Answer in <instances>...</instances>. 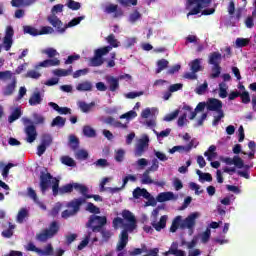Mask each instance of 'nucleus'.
<instances>
[{"label": "nucleus", "mask_w": 256, "mask_h": 256, "mask_svg": "<svg viewBox=\"0 0 256 256\" xmlns=\"http://www.w3.org/2000/svg\"><path fill=\"white\" fill-rule=\"evenodd\" d=\"M121 217L114 218L112 225L114 229H123L120 233L117 250L122 251L129 243V233H133L137 229V218L129 210H123Z\"/></svg>", "instance_id": "f257e3e1"}, {"label": "nucleus", "mask_w": 256, "mask_h": 256, "mask_svg": "<svg viewBox=\"0 0 256 256\" xmlns=\"http://www.w3.org/2000/svg\"><path fill=\"white\" fill-rule=\"evenodd\" d=\"M201 217V213L193 212L188 215L185 219L183 216H176L170 227L171 233H176L179 227L181 229H188L189 235H193L195 231V226L197 225V219Z\"/></svg>", "instance_id": "f03ea898"}, {"label": "nucleus", "mask_w": 256, "mask_h": 256, "mask_svg": "<svg viewBox=\"0 0 256 256\" xmlns=\"http://www.w3.org/2000/svg\"><path fill=\"white\" fill-rule=\"evenodd\" d=\"M52 184V193L54 197H57L59 195V179L55 178L51 175V173H48L47 169H44L40 172V190L43 195L47 193V189L51 187Z\"/></svg>", "instance_id": "7ed1b4c3"}, {"label": "nucleus", "mask_w": 256, "mask_h": 256, "mask_svg": "<svg viewBox=\"0 0 256 256\" xmlns=\"http://www.w3.org/2000/svg\"><path fill=\"white\" fill-rule=\"evenodd\" d=\"M206 109L207 111H212V117L214 120L212 121L213 127H217L219 123H221V119L225 118V112L223 111V102L216 98H209L206 101Z\"/></svg>", "instance_id": "20e7f679"}, {"label": "nucleus", "mask_w": 256, "mask_h": 256, "mask_svg": "<svg viewBox=\"0 0 256 256\" xmlns=\"http://www.w3.org/2000/svg\"><path fill=\"white\" fill-rule=\"evenodd\" d=\"M86 199L83 197L76 198L71 202L67 203V210H64L61 214L62 219H69V217H74L76 213H79L81 206L85 203Z\"/></svg>", "instance_id": "39448f33"}, {"label": "nucleus", "mask_w": 256, "mask_h": 256, "mask_svg": "<svg viewBox=\"0 0 256 256\" xmlns=\"http://www.w3.org/2000/svg\"><path fill=\"white\" fill-rule=\"evenodd\" d=\"M57 233H59V223L53 221L48 228L36 235V239L37 241H40V243H45L46 241H49V239H53Z\"/></svg>", "instance_id": "423d86ee"}, {"label": "nucleus", "mask_w": 256, "mask_h": 256, "mask_svg": "<svg viewBox=\"0 0 256 256\" xmlns=\"http://www.w3.org/2000/svg\"><path fill=\"white\" fill-rule=\"evenodd\" d=\"M104 225H107V217L97 215L90 216L88 222L86 223V227L88 229H92V233L101 232Z\"/></svg>", "instance_id": "0eeeda50"}, {"label": "nucleus", "mask_w": 256, "mask_h": 256, "mask_svg": "<svg viewBox=\"0 0 256 256\" xmlns=\"http://www.w3.org/2000/svg\"><path fill=\"white\" fill-rule=\"evenodd\" d=\"M209 5H211V0H188L186 7L192 10L187 14V17L190 15H199L201 9H205V7H209Z\"/></svg>", "instance_id": "6e6552de"}, {"label": "nucleus", "mask_w": 256, "mask_h": 256, "mask_svg": "<svg viewBox=\"0 0 256 256\" xmlns=\"http://www.w3.org/2000/svg\"><path fill=\"white\" fill-rule=\"evenodd\" d=\"M22 123L25 125L24 133L27 143H34L37 139V128L33 125V121L27 117L22 118Z\"/></svg>", "instance_id": "1a4fd4ad"}, {"label": "nucleus", "mask_w": 256, "mask_h": 256, "mask_svg": "<svg viewBox=\"0 0 256 256\" xmlns=\"http://www.w3.org/2000/svg\"><path fill=\"white\" fill-rule=\"evenodd\" d=\"M159 171V160L156 158L152 159V165L148 167L141 176L142 185H153L155 181L151 179V172Z\"/></svg>", "instance_id": "9d476101"}, {"label": "nucleus", "mask_w": 256, "mask_h": 256, "mask_svg": "<svg viewBox=\"0 0 256 256\" xmlns=\"http://www.w3.org/2000/svg\"><path fill=\"white\" fill-rule=\"evenodd\" d=\"M149 135L143 134L140 139L137 140L134 149L135 157H142L145 154V151L149 149Z\"/></svg>", "instance_id": "9b49d317"}, {"label": "nucleus", "mask_w": 256, "mask_h": 256, "mask_svg": "<svg viewBox=\"0 0 256 256\" xmlns=\"http://www.w3.org/2000/svg\"><path fill=\"white\" fill-rule=\"evenodd\" d=\"M110 49V47H103L95 50L94 57L90 59V67H101L103 65V55H107Z\"/></svg>", "instance_id": "f8f14e48"}, {"label": "nucleus", "mask_w": 256, "mask_h": 256, "mask_svg": "<svg viewBox=\"0 0 256 256\" xmlns=\"http://www.w3.org/2000/svg\"><path fill=\"white\" fill-rule=\"evenodd\" d=\"M14 35H15V30H13V26H7L5 30V36L3 38V47L5 51H11V47H13Z\"/></svg>", "instance_id": "ddd939ff"}, {"label": "nucleus", "mask_w": 256, "mask_h": 256, "mask_svg": "<svg viewBox=\"0 0 256 256\" xmlns=\"http://www.w3.org/2000/svg\"><path fill=\"white\" fill-rule=\"evenodd\" d=\"M205 107H207V102H200L196 106L195 111H193V108H191V106H189V105H184L183 110L190 113L189 119L193 120V119H195V117H197V111H204Z\"/></svg>", "instance_id": "4468645a"}, {"label": "nucleus", "mask_w": 256, "mask_h": 256, "mask_svg": "<svg viewBox=\"0 0 256 256\" xmlns=\"http://www.w3.org/2000/svg\"><path fill=\"white\" fill-rule=\"evenodd\" d=\"M44 97L45 95L41 93V91L35 90L30 96L28 103L31 107H36V105H41V103H43Z\"/></svg>", "instance_id": "2eb2a0df"}, {"label": "nucleus", "mask_w": 256, "mask_h": 256, "mask_svg": "<svg viewBox=\"0 0 256 256\" xmlns=\"http://www.w3.org/2000/svg\"><path fill=\"white\" fill-rule=\"evenodd\" d=\"M179 199L178 195H175L173 192H161L156 197L158 203H165V201H177Z\"/></svg>", "instance_id": "dca6fc26"}, {"label": "nucleus", "mask_w": 256, "mask_h": 256, "mask_svg": "<svg viewBox=\"0 0 256 256\" xmlns=\"http://www.w3.org/2000/svg\"><path fill=\"white\" fill-rule=\"evenodd\" d=\"M59 65H61V61L60 60H58L57 58H50V59H46V60L36 64L34 66V69H41V67H43V68L57 67Z\"/></svg>", "instance_id": "f3484780"}, {"label": "nucleus", "mask_w": 256, "mask_h": 256, "mask_svg": "<svg viewBox=\"0 0 256 256\" xmlns=\"http://www.w3.org/2000/svg\"><path fill=\"white\" fill-rule=\"evenodd\" d=\"M105 81L108 85L109 91L115 93L119 89V78L111 75L105 76Z\"/></svg>", "instance_id": "a211bd4d"}, {"label": "nucleus", "mask_w": 256, "mask_h": 256, "mask_svg": "<svg viewBox=\"0 0 256 256\" xmlns=\"http://www.w3.org/2000/svg\"><path fill=\"white\" fill-rule=\"evenodd\" d=\"M48 22L50 23V25L55 27L58 33H65V28H63V22L59 20L57 15L51 14L50 16H48Z\"/></svg>", "instance_id": "6ab92c4d"}, {"label": "nucleus", "mask_w": 256, "mask_h": 256, "mask_svg": "<svg viewBox=\"0 0 256 256\" xmlns=\"http://www.w3.org/2000/svg\"><path fill=\"white\" fill-rule=\"evenodd\" d=\"M27 195L30 199H32V201H34V203H36V205H38V207H40V209H42L43 211H47V206H45L43 202L39 201V197H37V192H35L33 188H27Z\"/></svg>", "instance_id": "aec40b11"}, {"label": "nucleus", "mask_w": 256, "mask_h": 256, "mask_svg": "<svg viewBox=\"0 0 256 256\" xmlns=\"http://www.w3.org/2000/svg\"><path fill=\"white\" fill-rule=\"evenodd\" d=\"M167 219H169V217L167 215H163L160 217L159 221H157V219L152 220L151 225L153 229H155V231H161L162 229H165V227H167Z\"/></svg>", "instance_id": "412c9836"}, {"label": "nucleus", "mask_w": 256, "mask_h": 256, "mask_svg": "<svg viewBox=\"0 0 256 256\" xmlns=\"http://www.w3.org/2000/svg\"><path fill=\"white\" fill-rule=\"evenodd\" d=\"M17 88V78L13 77L11 80V83H9L8 85H6L3 89H2V94L5 97H9L11 95H13V93H15V89Z\"/></svg>", "instance_id": "4be33fe9"}, {"label": "nucleus", "mask_w": 256, "mask_h": 256, "mask_svg": "<svg viewBox=\"0 0 256 256\" xmlns=\"http://www.w3.org/2000/svg\"><path fill=\"white\" fill-rule=\"evenodd\" d=\"M165 255L185 256V251L179 250V243L173 242Z\"/></svg>", "instance_id": "5701e85b"}, {"label": "nucleus", "mask_w": 256, "mask_h": 256, "mask_svg": "<svg viewBox=\"0 0 256 256\" xmlns=\"http://www.w3.org/2000/svg\"><path fill=\"white\" fill-rule=\"evenodd\" d=\"M133 197L134 199H141V197H143L144 199H149V197H151V194L147 191V189L137 187L133 191Z\"/></svg>", "instance_id": "b1692460"}, {"label": "nucleus", "mask_w": 256, "mask_h": 256, "mask_svg": "<svg viewBox=\"0 0 256 256\" xmlns=\"http://www.w3.org/2000/svg\"><path fill=\"white\" fill-rule=\"evenodd\" d=\"M105 39H106V42L109 44L108 46H105V47L110 48L109 52L113 48L121 47V42H119V40H117V38H115V34H110Z\"/></svg>", "instance_id": "393cba45"}, {"label": "nucleus", "mask_w": 256, "mask_h": 256, "mask_svg": "<svg viewBox=\"0 0 256 256\" xmlns=\"http://www.w3.org/2000/svg\"><path fill=\"white\" fill-rule=\"evenodd\" d=\"M203 59L197 58L195 60H192L189 63V67L191 71H194V73H199V71H203V67L201 66Z\"/></svg>", "instance_id": "a878e982"}, {"label": "nucleus", "mask_w": 256, "mask_h": 256, "mask_svg": "<svg viewBox=\"0 0 256 256\" xmlns=\"http://www.w3.org/2000/svg\"><path fill=\"white\" fill-rule=\"evenodd\" d=\"M118 6L115 4H109L105 7L104 11L105 13H108L109 15H111V13H115L114 17H121L123 15V11L119 10L117 11Z\"/></svg>", "instance_id": "bb28decb"}, {"label": "nucleus", "mask_w": 256, "mask_h": 256, "mask_svg": "<svg viewBox=\"0 0 256 256\" xmlns=\"http://www.w3.org/2000/svg\"><path fill=\"white\" fill-rule=\"evenodd\" d=\"M76 91H93V83L90 81H83L77 84Z\"/></svg>", "instance_id": "cd10ccee"}, {"label": "nucleus", "mask_w": 256, "mask_h": 256, "mask_svg": "<svg viewBox=\"0 0 256 256\" xmlns=\"http://www.w3.org/2000/svg\"><path fill=\"white\" fill-rule=\"evenodd\" d=\"M53 75L56 77H68V75H71L73 73V66H70L67 70L65 69H55L52 71Z\"/></svg>", "instance_id": "c85d7f7f"}, {"label": "nucleus", "mask_w": 256, "mask_h": 256, "mask_svg": "<svg viewBox=\"0 0 256 256\" xmlns=\"http://www.w3.org/2000/svg\"><path fill=\"white\" fill-rule=\"evenodd\" d=\"M219 63H221V53L219 52H213L209 56V64L215 66H219Z\"/></svg>", "instance_id": "c756f323"}, {"label": "nucleus", "mask_w": 256, "mask_h": 256, "mask_svg": "<svg viewBox=\"0 0 256 256\" xmlns=\"http://www.w3.org/2000/svg\"><path fill=\"white\" fill-rule=\"evenodd\" d=\"M79 109L82 111V113H89L93 107H95V102H91L90 104H87L85 101H79L77 103Z\"/></svg>", "instance_id": "7c9ffc66"}, {"label": "nucleus", "mask_w": 256, "mask_h": 256, "mask_svg": "<svg viewBox=\"0 0 256 256\" xmlns=\"http://www.w3.org/2000/svg\"><path fill=\"white\" fill-rule=\"evenodd\" d=\"M153 133L156 135L157 137V141L159 143H161V141L165 138V137H169V135H171V128H166L165 130L158 132L157 130L153 129Z\"/></svg>", "instance_id": "2f4dec72"}, {"label": "nucleus", "mask_w": 256, "mask_h": 256, "mask_svg": "<svg viewBox=\"0 0 256 256\" xmlns=\"http://www.w3.org/2000/svg\"><path fill=\"white\" fill-rule=\"evenodd\" d=\"M72 187L73 189H75V191H79L81 193V195H83V197H86L87 194L89 193V188H87V186L80 184V183H72Z\"/></svg>", "instance_id": "473e14b6"}, {"label": "nucleus", "mask_w": 256, "mask_h": 256, "mask_svg": "<svg viewBox=\"0 0 256 256\" xmlns=\"http://www.w3.org/2000/svg\"><path fill=\"white\" fill-rule=\"evenodd\" d=\"M189 153L191 151V146L188 144L186 146H174L172 149L169 150V153L173 155V153Z\"/></svg>", "instance_id": "72a5a7b5"}, {"label": "nucleus", "mask_w": 256, "mask_h": 256, "mask_svg": "<svg viewBox=\"0 0 256 256\" xmlns=\"http://www.w3.org/2000/svg\"><path fill=\"white\" fill-rule=\"evenodd\" d=\"M68 145L72 151H77L79 149V138L75 137V135L69 136Z\"/></svg>", "instance_id": "f704fd0d"}, {"label": "nucleus", "mask_w": 256, "mask_h": 256, "mask_svg": "<svg viewBox=\"0 0 256 256\" xmlns=\"http://www.w3.org/2000/svg\"><path fill=\"white\" fill-rule=\"evenodd\" d=\"M156 65V74H159L161 73V71H165V69L169 67V62L167 61V59H160L157 61Z\"/></svg>", "instance_id": "c9c22d12"}, {"label": "nucleus", "mask_w": 256, "mask_h": 256, "mask_svg": "<svg viewBox=\"0 0 256 256\" xmlns=\"http://www.w3.org/2000/svg\"><path fill=\"white\" fill-rule=\"evenodd\" d=\"M23 115V112H21V108H15L11 115L8 117V122L9 123H14V121H17L19 117Z\"/></svg>", "instance_id": "e433bc0d"}, {"label": "nucleus", "mask_w": 256, "mask_h": 256, "mask_svg": "<svg viewBox=\"0 0 256 256\" xmlns=\"http://www.w3.org/2000/svg\"><path fill=\"white\" fill-rule=\"evenodd\" d=\"M91 235H93V232H88L85 235V238L80 242V244L77 247L78 251H83V249H85V247L89 245V241H91Z\"/></svg>", "instance_id": "4c0bfd02"}, {"label": "nucleus", "mask_w": 256, "mask_h": 256, "mask_svg": "<svg viewBox=\"0 0 256 256\" xmlns=\"http://www.w3.org/2000/svg\"><path fill=\"white\" fill-rule=\"evenodd\" d=\"M60 161L63 165H67V167H77V163L75 162V160H73V158L69 156H62L60 158Z\"/></svg>", "instance_id": "58836bf2"}, {"label": "nucleus", "mask_w": 256, "mask_h": 256, "mask_svg": "<svg viewBox=\"0 0 256 256\" xmlns=\"http://www.w3.org/2000/svg\"><path fill=\"white\" fill-rule=\"evenodd\" d=\"M26 217H29V210L27 208L20 209L16 218L17 223H23Z\"/></svg>", "instance_id": "ea45409f"}, {"label": "nucleus", "mask_w": 256, "mask_h": 256, "mask_svg": "<svg viewBox=\"0 0 256 256\" xmlns=\"http://www.w3.org/2000/svg\"><path fill=\"white\" fill-rule=\"evenodd\" d=\"M83 135L85 137L93 138V137H97V132L91 126H84Z\"/></svg>", "instance_id": "a19ab883"}, {"label": "nucleus", "mask_w": 256, "mask_h": 256, "mask_svg": "<svg viewBox=\"0 0 256 256\" xmlns=\"http://www.w3.org/2000/svg\"><path fill=\"white\" fill-rule=\"evenodd\" d=\"M196 174L198 175L199 177V181H208V182H211L213 181V176H211L210 173H203L201 172V170H196Z\"/></svg>", "instance_id": "79ce46f5"}, {"label": "nucleus", "mask_w": 256, "mask_h": 256, "mask_svg": "<svg viewBox=\"0 0 256 256\" xmlns=\"http://www.w3.org/2000/svg\"><path fill=\"white\" fill-rule=\"evenodd\" d=\"M65 121H66L65 118L61 116H57L56 118L53 119L51 123V127H65Z\"/></svg>", "instance_id": "37998d69"}, {"label": "nucleus", "mask_w": 256, "mask_h": 256, "mask_svg": "<svg viewBox=\"0 0 256 256\" xmlns=\"http://www.w3.org/2000/svg\"><path fill=\"white\" fill-rule=\"evenodd\" d=\"M135 117H137V112H135V110H130L129 112L122 114L119 118L126 119V123L129 124V121L135 119Z\"/></svg>", "instance_id": "c03bdc74"}, {"label": "nucleus", "mask_w": 256, "mask_h": 256, "mask_svg": "<svg viewBox=\"0 0 256 256\" xmlns=\"http://www.w3.org/2000/svg\"><path fill=\"white\" fill-rule=\"evenodd\" d=\"M227 89H229L227 83L221 82L219 84V97H221V99H225L227 97Z\"/></svg>", "instance_id": "a18cd8bd"}, {"label": "nucleus", "mask_w": 256, "mask_h": 256, "mask_svg": "<svg viewBox=\"0 0 256 256\" xmlns=\"http://www.w3.org/2000/svg\"><path fill=\"white\" fill-rule=\"evenodd\" d=\"M42 53L44 55H47L48 59H53L54 57H57V55H59V52H57L55 48H46L42 50Z\"/></svg>", "instance_id": "49530a36"}, {"label": "nucleus", "mask_w": 256, "mask_h": 256, "mask_svg": "<svg viewBox=\"0 0 256 256\" xmlns=\"http://www.w3.org/2000/svg\"><path fill=\"white\" fill-rule=\"evenodd\" d=\"M9 228L2 231V237H5L6 239H10V237H13V230L15 229V224H11V222L8 223Z\"/></svg>", "instance_id": "de8ad7c7"}, {"label": "nucleus", "mask_w": 256, "mask_h": 256, "mask_svg": "<svg viewBox=\"0 0 256 256\" xmlns=\"http://www.w3.org/2000/svg\"><path fill=\"white\" fill-rule=\"evenodd\" d=\"M73 192V183L72 184H66L59 188L58 186V193L60 195H65V193H72Z\"/></svg>", "instance_id": "09e8293b"}, {"label": "nucleus", "mask_w": 256, "mask_h": 256, "mask_svg": "<svg viewBox=\"0 0 256 256\" xmlns=\"http://www.w3.org/2000/svg\"><path fill=\"white\" fill-rule=\"evenodd\" d=\"M142 15L139 11L135 10L133 13H131L128 17L129 23H137V21H140Z\"/></svg>", "instance_id": "8fccbe9b"}, {"label": "nucleus", "mask_w": 256, "mask_h": 256, "mask_svg": "<svg viewBox=\"0 0 256 256\" xmlns=\"http://www.w3.org/2000/svg\"><path fill=\"white\" fill-rule=\"evenodd\" d=\"M53 143V137L50 134H43L41 138V144L45 147H49Z\"/></svg>", "instance_id": "3c124183"}, {"label": "nucleus", "mask_w": 256, "mask_h": 256, "mask_svg": "<svg viewBox=\"0 0 256 256\" xmlns=\"http://www.w3.org/2000/svg\"><path fill=\"white\" fill-rule=\"evenodd\" d=\"M75 157H76V159H79L80 161H85V159H87L89 157V153L87 152V150L81 149V150L76 151Z\"/></svg>", "instance_id": "603ef678"}, {"label": "nucleus", "mask_w": 256, "mask_h": 256, "mask_svg": "<svg viewBox=\"0 0 256 256\" xmlns=\"http://www.w3.org/2000/svg\"><path fill=\"white\" fill-rule=\"evenodd\" d=\"M32 117L34 120V125H43L45 123L44 116L39 113H33Z\"/></svg>", "instance_id": "864d4df0"}, {"label": "nucleus", "mask_w": 256, "mask_h": 256, "mask_svg": "<svg viewBox=\"0 0 256 256\" xmlns=\"http://www.w3.org/2000/svg\"><path fill=\"white\" fill-rule=\"evenodd\" d=\"M66 6L72 11H79L81 9V3L75 2V0H68Z\"/></svg>", "instance_id": "5fc2aeb1"}, {"label": "nucleus", "mask_w": 256, "mask_h": 256, "mask_svg": "<svg viewBox=\"0 0 256 256\" xmlns=\"http://www.w3.org/2000/svg\"><path fill=\"white\" fill-rule=\"evenodd\" d=\"M23 31L24 33L32 35L33 37H37V35H39V30L33 28L32 26H24Z\"/></svg>", "instance_id": "6e6d98bb"}, {"label": "nucleus", "mask_w": 256, "mask_h": 256, "mask_svg": "<svg viewBox=\"0 0 256 256\" xmlns=\"http://www.w3.org/2000/svg\"><path fill=\"white\" fill-rule=\"evenodd\" d=\"M11 79L13 81V72L6 70L0 72V81H7Z\"/></svg>", "instance_id": "4d7b16f0"}, {"label": "nucleus", "mask_w": 256, "mask_h": 256, "mask_svg": "<svg viewBox=\"0 0 256 256\" xmlns=\"http://www.w3.org/2000/svg\"><path fill=\"white\" fill-rule=\"evenodd\" d=\"M208 87L209 84H207V82H204L195 89V93H197V95H205V93H207Z\"/></svg>", "instance_id": "13d9d810"}, {"label": "nucleus", "mask_w": 256, "mask_h": 256, "mask_svg": "<svg viewBox=\"0 0 256 256\" xmlns=\"http://www.w3.org/2000/svg\"><path fill=\"white\" fill-rule=\"evenodd\" d=\"M157 110L155 109V108H146V109H144L143 111H142V113H141V117L143 118V119H149V117H151V115H155V112H156Z\"/></svg>", "instance_id": "bf43d9fd"}, {"label": "nucleus", "mask_w": 256, "mask_h": 256, "mask_svg": "<svg viewBox=\"0 0 256 256\" xmlns=\"http://www.w3.org/2000/svg\"><path fill=\"white\" fill-rule=\"evenodd\" d=\"M100 233L102 235V241H109V239H111V237H113V232H111L110 230L107 229H101Z\"/></svg>", "instance_id": "052dcab7"}, {"label": "nucleus", "mask_w": 256, "mask_h": 256, "mask_svg": "<svg viewBox=\"0 0 256 256\" xmlns=\"http://www.w3.org/2000/svg\"><path fill=\"white\" fill-rule=\"evenodd\" d=\"M189 121L187 120V112H184L177 121L178 127H185Z\"/></svg>", "instance_id": "680f3d73"}, {"label": "nucleus", "mask_w": 256, "mask_h": 256, "mask_svg": "<svg viewBox=\"0 0 256 256\" xmlns=\"http://www.w3.org/2000/svg\"><path fill=\"white\" fill-rule=\"evenodd\" d=\"M201 40L196 35H188L186 37L185 45H189V43H193L194 45H199Z\"/></svg>", "instance_id": "e2e57ef3"}, {"label": "nucleus", "mask_w": 256, "mask_h": 256, "mask_svg": "<svg viewBox=\"0 0 256 256\" xmlns=\"http://www.w3.org/2000/svg\"><path fill=\"white\" fill-rule=\"evenodd\" d=\"M86 211H89V213H95L97 215L101 213V209H99V207L95 206V204L91 202L87 204Z\"/></svg>", "instance_id": "0e129e2a"}, {"label": "nucleus", "mask_w": 256, "mask_h": 256, "mask_svg": "<svg viewBox=\"0 0 256 256\" xmlns=\"http://www.w3.org/2000/svg\"><path fill=\"white\" fill-rule=\"evenodd\" d=\"M25 77L28 79H40L41 78V73L37 72L36 70H29L26 74Z\"/></svg>", "instance_id": "69168bd1"}, {"label": "nucleus", "mask_w": 256, "mask_h": 256, "mask_svg": "<svg viewBox=\"0 0 256 256\" xmlns=\"http://www.w3.org/2000/svg\"><path fill=\"white\" fill-rule=\"evenodd\" d=\"M123 159H125V150L123 149L116 150L115 161H117L118 163H121L123 162Z\"/></svg>", "instance_id": "338daca9"}, {"label": "nucleus", "mask_w": 256, "mask_h": 256, "mask_svg": "<svg viewBox=\"0 0 256 256\" xmlns=\"http://www.w3.org/2000/svg\"><path fill=\"white\" fill-rule=\"evenodd\" d=\"M136 165L139 169H145L149 165V160L146 158H140L136 161Z\"/></svg>", "instance_id": "774afa93"}]
</instances>
